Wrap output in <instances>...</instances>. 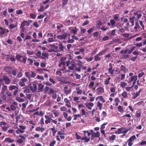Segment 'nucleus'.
<instances>
[{"instance_id":"nucleus-1","label":"nucleus","mask_w":146,"mask_h":146,"mask_svg":"<svg viewBox=\"0 0 146 146\" xmlns=\"http://www.w3.org/2000/svg\"><path fill=\"white\" fill-rule=\"evenodd\" d=\"M66 66L68 67V69L70 70H73L75 67L76 63L73 61L68 60L66 62Z\"/></svg>"},{"instance_id":"nucleus-2","label":"nucleus","mask_w":146,"mask_h":146,"mask_svg":"<svg viewBox=\"0 0 146 146\" xmlns=\"http://www.w3.org/2000/svg\"><path fill=\"white\" fill-rule=\"evenodd\" d=\"M28 81V80L25 77L21 79L19 82V84L21 87H24L25 86V83Z\"/></svg>"},{"instance_id":"nucleus-3","label":"nucleus","mask_w":146,"mask_h":146,"mask_svg":"<svg viewBox=\"0 0 146 146\" xmlns=\"http://www.w3.org/2000/svg\"><path fill=\"white\" fill-rule=\"evenodd\" d=\"M104 89L102 87H99L96 90V93L98 95H100L104 93Z\"/></svg>"},{"instance_id":"nucleus-4","label":"nucleus","mask_w":146,"mask_h":146,"mask_svg":"<svg viewBox=\"0 0 146 146\" xmlns=\"http://www.w3.org/2000/svg\"><path fill=\"white\" fill-rule=\"evenodd\" d=\"M11 108L13 111H15L17 108L18 107V103L17 102L14 101L12 102L10 105Z\"/></svg>"},{"instance_id":"nucleus-5","label":"nucleus","mask_w":146,"mask_h":146,"mask_svg":"<svg viewBox=\"0 0 146 146\" xmlns=\"http://www.w3.org/2000/svg\"><path fill=\"white\" fill-rule=\"evenodd\" d=\"M6 100V96L4 94L0 93V104H2Z\"/></svg>"},{"instance_id":"nucleus-6","label":"nucleus","mask_w":146,"mask_h":146,"mask_svg":"<svg viewBox=\"0 0 146 146\" xmlns=\"http://www.w3.org/2000/svg\"><path fill=\"white\" fill-rule=\"evenodd\" d=\"M76 61L77 62H78L77 64L79 66V67L78 68H77L76 67L75 70L78 71L80 72L81 70V68H82L81 67L82 66V63L79 60H76Z\"/></svg>"},{"instance_id":"nucleus-7","label":"nucleus","mask_w":146,"mask_h":146,"mask_svg":"<svg viewBox=\"0 0 146 146\" xmlns=\"http://www.w3.org/2000/svg\"><path fill=\"white\" fill-rule=\"evenodd\" d=\"M3 80L6 84L8 85L11 83V80L6 75L4 76Z\"/></svg>"},{"instance_id":"nucleus-8","label":"nucleus","mask_w":146,"mask_h":146,"mask_svg":"<svg viewBox=\"0 0 146 146\" xmlns=\"http://www.w3.org/2000/svg\"><path fill=\"white\" fill-rule=\"evenodd\" d=\"M67 35L66 34H63L61 35H58L57 36V38L60 40H65L66 38Z\"/></svg>"},{"instance_id":"nucleus-9","label":"nucleus","mask_w":146,"mask_h":146,"mask_svg":"<svg viewBox=\"0 0 146 146\" xmlns=\"http://www.w3.org/2000/svg\"><path fill=\"white\" fill-rule=\"evenodd\" d=\"M142 90V89H140L138 92H137L133 94H132V98L134 99L136 98L137 97L140 95V93L141 92Z\"/></svg>"},{"instance_id":"nucleus-10","label":"nucleus","mask_w":146,"mask_h":146,"mask_svg":"<svg viewBox=\"0 0 146 146\" xmlns=\"http://www.w3.org/2000/svg\"><path fill=\"white\" fill-rule=\"evenodd\" d=\"M72 27H70L68 28V30L70 31V32L71 33H73L74 34H76L78 30L76 27H74L75 29H72Z\"/></svg>"},{"instance_id":"nucleus-11","label":"nucleus","mask_w":146,"mask_h":146,"mask_svg":"<svg viewBox=\"0 0 146 146\" xmlns=\"http://www.w3.org/2000/svg\"><path fill=\"white\" fill-rule=\"evenodd\" d=\"M7 89V86L5 85L4 83H3L2 84V87L1 89V91L0 93L4 94L6 91Z\"/></svg>"},{"instance_id":"nucleus-12","label":"nucleus","mask_w":146,"mask_h":146,"mask_svg":"<svg viewBox=\"0 0 146 146\" xmlns=\"http://www.w3.org/2000/svg\"><path fill=\"white\" fill-rule=\"evenodd\" d=\"M109 66L110 68L108 69V70L109 72L111 74H114V70L113 69V66L112 64L111 63L109 64Z\"/></svg>"},{"instance_id":"nucleus-13","label":"nucleus","mask_w":146,"mask_h":146,"mask_svg":"<svg viewBox=\"0 0 146 146\" xmlns=\"http://www.w3.org/2000/svg\"><path fill=\"white\" fill-rule=\"evenodd\" d=\"M135 18L134 16L131 17L129 19V22L131 24V26H133L134 25V20Z\"/></svg>"},{"instance_id":"nucleus-14","label":"nucleus","mask_w":146,"mask_h":146,"mask_svg":"<svg viewBox=\"0 0 146 146\" xmlns=\"http://www.w3.org/2000/svg\"><path fill=\"white\" fill-rule=\"evenodd\" d=\"M86 106L89 110L92 109V107L94 106V104L92 102L89 103L88 104H85Z\"/></svg>"},{"instance_id":"nucleus-15","label":"nucleus","mask_w":146,"mask_h":146,"mask_svg":"<svg viewBox=\"0 0 146 146\" xmlns=\"http://www.w3.org/2000/svg\"><path fill=\"white\" fill-rule=\"evenodd\" d=\"M9 88V90L10 91H11L14 90H15L16 89H18V86L13 85L10 86Z\"/></svg>"},{"instance_id":"nucleus-16","label":"nucleus","mask_w":146,"mask_h":146,"mask_svg":"<svg viewBox=\"0 0 146 146\" xmlns=\"http://www.w3.org/2000/svg\"><path fill=\"white\" fill-rule=\"evenodd\" d=\"M5 32V29H3V28L1 27H0V37H3V35L4 34Z\"/></svg>"},{"instance_id":"nucleus-17","label":"nucleus","mask_w":146,"mask_h":146,"mask_svg":"<svg viewBox=\"0 0 146 146\" xmlns=\"http://www.w3.org/2000/svg\"><path fill=\"white\" fill-rule=\"evenodd\" d=\"M21 25L24 27L25 26H28L30 25V23L27 21H24L21 23Z\"/></svg>"},{"instance_id":"nucleus-18","label":"nucleus","mask_w":146,"mask_h":146,"mask_svg":"<svg viewBox=\"0 0 146 146\" xmlns=\"http://www.w3.org/2000/svg\"><path fill=\"white\" fill-rule=\"evenodd\" d=\"M5 142H8L9 143H12L15 141V140L9 137L6 138L4 140Z\"/></svg>"},{"instance_id":"nucleus-19","label":"nucleus","mask_w":146,"mask_h":146,"mask_svg":"<svg viewBox=\"0 0 146 146\" xmlns=\"http://www.w3.org/2000/svg\"><path fill=\"white\" fill-rule=\"evenodd\" d=\"M137 79V76H134L132 77L131 78H129V81H127L128 83H130L133 80L136 81Z\"/></svg>"},{"instance_id":"nucleus-20","label":"nucleus","mask_w":146,"mask_h":146,"mask_svg":"<svg viewBox=\"0 0 146 146\" xmlns=\"http://www.w3.org/2000/svg\"><path fill=\"white\" fill-rule=\"evenodd\" d=\"M37 82L34 81L33 82L32 90H36L37 89V87L36 86V83Z\"/></svg>"},{"instance_id":"nucleus-21","label":"nucleus","mask_w":146,"mask_h":146,"mask_svg":"<svg viewBox=\"0 0 146 146\" xmlns=\"http://www.w3.org/2000/svg\"><path fill=\"white\" fill-rule=\"evenodd\" d=\"M11 68L8 66H6L4 68V70L8 73H10L11 72Z\"/></svg>"},{"instance_id":"nucleus-22","label":"nucleus","mask_w":146,"mask_h":146,"mask_svg":"<svg viewBox=\"0 0 146 146\" xmlns=\"http://www.w3.org/2000/svg\"><path fill=\"white\" fill-rule=\"evenodd\" d=\"M38 89L40 92H42L43 90L44 86L41 83L38 84Z\"/></svg>"},{"instance_id":"nucleus-23","label":"nucleus","mask_w":146,"mask_h":146,"mask_svg":"<svg viewBox=\"0 0 146 146\" xmlns=\"http://www.w3.org/2000/svg\"><path fill=\"white\" fill-rule=\"evenodd\" d=\"M114 103L113 104V105H115L116 106H117L118 105L119 103L120 102V100L118 98H116L114 99Z\"/></svg>"},{"instance_id":"nucleus-24","label":"nucleus","mask_w":146,"mask_h":146,"mask_svg":"<svg viewBox=\"0 0 146 146\" xmlns=\"http://www.w3.org/2000/svg\"><path fill=\"white\" fill-rule=\"evenodd\" d=\"M58 46L59 48V49L60 50V51H64V48H65V46H63L62 44H59Z\"/></svg>"},{"instance_id":"nucleus-25","label":"nucleus","mask_w":146,"mask_h":146,"mask_svg":"<svg viewBox=\"0 0 146 146\" xmlns=\"http://www.w3.org/2000/svg\"><path fill=\"white\" fill-rule=\"evenodd\" d=\"M17 24L16 25H14L13 24H10L9 27L10 31H11V30L17 27Z\"/></svg>"},{"instance_id":"nucleus-26","label":"nucleus","mask_w":146,"mask_h":146,"mask_svg":"<svg viewBox=\"0 0 146 146\" xmlns=\"http://www.w3.org/2000/svg\"><path fill=\"white\" fill-rule=\"evenodd\" d=\"M50 46L51 47V48L54 50H55V52H56L58 49V46L55 45H54L50 44Z\"/></svg>"},{"instance_id":"nucleus-27","label":"nucleus","mask_w":146,"mask_h":146,"mask_svg":"<svg viewBox=\"0 0 146 146\" xmlns=\"http://www.w3.org/2000/svg\"><path fill=\"white\" fill-rule=\"evenodd\" d=\"M122 96L124 98L126 99L128 97V94L126 91L123 92L122 93Z\"/></svg>"},{"instance_id":"nucleus-28","label":"nucleus","mask_w":146,"mask_h":146,"mask_svg":"<svg viewBox=\"0 0 146 146\" xmlns=\"http://www.w3.org/2000/svg\"><path fill=\"white\" fill-rule=\"evenodd\" d=\"M126 67L123 65H121L120 67V70L123 72L124 73H126Z\"/></svg>"},{"instance_id":"nucleus-29","label":"nucleus","mask_w":146,"mask_h":146,"mask_svg":"<svg viewBox=\"0 0 146 146\" xmlns=\"http://www.w3.org/2000/svg\"><path fill=\"white\" fill-rule=\"evenodd\" d=\"M117 109L118 111L121 113L123 112V107L121 106H119L118 107Z\"/></svg>"},{"instance_id":"nucleus-30","label":"nucleus","mask_w":146,"mask_h":146,"mask_svg":"<svg viewBox=\"0 0 146 146\" xmlns=\"http://www.w3.org/2000/svg\"><path fill=\"white\" fill-rule=\"evenodd\" d=\"M97 107H99L100 110H101L102 109V104H101L99 101H98L97 104Z\"/></svg>"},{"instance_id":"nucleus-31","label":"nucleus","mask_w":146,"mask_h":146,"mask_svg":"<svg viewBox=\"0 0 146 146\" xmlns=\"http://www.w3.org/2000/svg\"><path fill=\"white\" fill-rule=\"evenodd\" d=\"M23 57V56L20 55L19 54H17L16 56V59L19 61L20 62L21 60V58Z\"/></svg>"},{"instance_id":"nucleus-32","label":"nucleus","mask_w":146,"mask_h":146,"mask_svg":"<svg viewBox=\"0 0 146 146\" xmlns=\"http://www.w3.org/2000/svg\"><path fill=\"white\" fill-rule=\"evenodd\" d=\"M16 99L19 102H23L25 101V99L21 98L19 97H18L16 98Z\"/></svg>"},{"instance_id":"nucleus-33","label":"nucleus","mask_w":146,"mask_h":146,"mask_svg":"<svg viewBox=\"0 0 146 146\" xmlns=\"http://www.w3.org/2000/svg\"><path fill=\"white\" fill-rule=\"evenodd\" d=\"M44 114V113H43L42 111H40V112L37 111L35 112L34 113V115H37L41 116V115H43Z\"/></svg>"},{"instance_id":"nucleus-34","label":"nucleus","mask_w":146,"mask_h":146,"mask_svg":"<svg viewBox=\"0 0 146 146\" xmlns=\"http://www.w3.org/2000/svg\"><path fill=\"white\" fill-rule=\"evenodd\" d=\"M136 139L137 138H136L135 135H133V136L131 137L128 140L129 141L132 142L134 140H136Z\"/></svg>"},{"instance_id":"nucleus-35","label":"nucleus","mask_w":146,"mask_h":146,"mask_svg":"<svg viewBox=\"0 0 146 146\" xmlns=\"http://www.w3.org/2000/svg\"><path fill=\"white\" fill-rule=\"evenodd\" d=\"M116 136L115 135H112L109 137V139L111 141H113L116 138Z\"/></svg>"},{"instance_id":"nucleus-36","label":"nucleus","mask_w":146,"mask_h":146,"mask_svg":"<svg viewBox=\"0 0 146 146\" xmlns=\"http://www.w3.org/2000/svg\"><path fill=\"white\" fill-rule=\"evenodd\" d=\"M44 117L46 119V120L45 121V123L46 124H48L50 123V122L49 121V120L48 118L47 115H45L44 116Z\"/></svg>"},{"instance_id":"nucleus-37","label":"nucleus","mask_w":146,"mask_h":146,"mask_svg":"<svg viewBox=\"0 0 146 146\" xmlns=\"http://www.w3.org/2000/svg\"><path fill=\"white\" fill-rule=\"evenodd\" d=\"M141 112L140 111H137L135 113V117H140Z\"/></svg>"},{"instance_id":"nucleus-38","label":"nucleus","mask_w":146,"mask_h":146,"mask_svg":"<svg viewBox=\"0 0 146 146\" xmlns=\"http://www.w3.org/2000/svg\"><path fill=\"white\" fill-rule=\"evenodd\" d=\"M120 86L123 88H124L127 85L126 83L125 82H121Z\"/></svg>"},{"instance_id":"nucleus-39","label":"nucleus","mask_w":146,"mask_h":146,"mask_svg":"<svg viewBox=\"0 0 146 146\" xmlns=\"http://www.w3.org/2000/svg\"><path fill=\"white\" fill-rule=\"evenodd\" d=\"M111 79L110 77L109 78H108L106 79L104 82V84L106 85H108L110 84V80Z\"/></svg>"},{"instance_id":"nucleus-40","label":"nucleus","mask_w":146,"mask_h":146,"mask_svg":"<svg viewBox=\"0 0 146 146\" xmlns=\"http://www.w3.org/2000/svg\"><path fill=\"white\" fill-rule=\"evenodd\" d=\"M22 58V60H21L20 62L21 63H23L24 64H25L26 62V60L27 58L26 57H23Z\"/></svg>"},{"instance_id":"nucleus-41","label":"nucleus","mask_w":146,"mask_h":146,"mask_svg":"<svg viewBox=\"0 0 146 146\" xmlns=\"http://www.w3.org/2000/svg\"><path fill=\"white\" fill-rule=\"evenodd\" d=\"M110 90L111 92L114 93L116 94L117 92H116V88L115 87H111Z\"/></svg>"},{"instance_id":"nucleus-42","label":"nucleus","mask_w":146,"mask_h":146,"mask_svg":"<svg viewBox=\"0 0 146 146\" xmlns=\"http://www.w3.org/2000/svg\"><path fill=\"white\" fill-rule=\"evenodd\" d=\"M99 56H100L98 55V54H97L94 57L95 60L96 61L100 60L101 59V58L99 57Z\"/></svg>"},{"instance_id":"nucleus-43","label":"nucleus","mask_w":146,"mask_h":146,"mask_svg":"<svg viewBox=\"0 0 146 146\" xmlns=\"http://www.w3.org/2000/svg\"><path fill=\"white\" fill-rule=\"evenodd\" d=\"M45 105L46 106H51V102L50 100H47L45 103Z\"/></svg>"},{"instance_id":"nucleus-44","label":"nucleus","mask_w":146,"mask_h":146,"mask_svg":"<svg viewBox=\"0 0 146 146\" xmlns=\"http://www.w3.org/2000/svg\"><path fill=\"white\" fill-rule=\"evenodd\" d=\"M139 23L140 25L141 26L143 30H144V25L143 23V20L139 21Z\"/></svg>"},{"instance_id":"nucleus-45","label":"nucleus","mask_w":146,"mask_h":146,"mask_svg":"<svg viewBox=\"0 0 146 146\" xmlns=\"http://www.w3.org/2000/svg\"><path fill=\"white\" fill-rule=\"evenodd\" d=\"M68 0H62V7H63L65 5H66Z\"/></svg>"},{"instance_id":"nucleus-46","label":"nucleus","mask_w":146,"mask_h":146,"mask_svg":"<svg viewBox=\"0 0 146 146\" xmlns=\"http://www.w3.org/2000/svg\"><path fill=\"white\" fill-rule=\"evenodd\" d=\"M57 25H58L57 26L56 28H57V29L58 30H60L61 28L63 27V25H62L61 24L57 23Z\"/></svg>"},{"instance_id":"nucleus-47","label":"nucleus","mask_w":146,"mask_h":146,"mask_svg":"<svg viewBox=\"0 0 146 146\" xmlns=\"http://www.w3.org/2000/svg\"><path fill=\"white\" fill-rule=\"evenodd\" d=\"M8 127L4 126H2L1 127V130L4 132H6L7 131L8 129Z\"/></svg>"},{"instance_id":"nucleus-48","label":"nucleus","mask_w":146,"mask_h":146,"mask_svg":"<svg viewBox=\"0 0 146 146\" xmlns=\"http://www.w3.org/2000/svg\"><path fill=\"white\" fill-rule=\"evenodd\" d=\"M107 51V50L106 49L103 50L99 52L98 54V55H99L100 56L102 55L103 54L105 53Z\"/></svg>"},{"instance_id":"nucleus-49","label":"nucleus","mask_w":146,"mask_h":146,"mask_svg":"<svg viewBox=\"0 0 146 146\" xmlns=\"http://www.w3.org/2000/svg\"><path fill=\"white\" fill-rule=\"evenodd\" d=\"M48 54L46 53L43 52L42 54V55L43 57L42 58V59H45V58L48 56Z\"/></svg>"},{"instance_id":"nucleus-50","label":"nucleus","mask_w":146,"mask_h":146,"mask_svg":"<svg viewBox=\"0 0 146 146\" xmlns=\"http://www.w3.org/2000/svg\"><path fill=\"white\" fill-rule=\"evenodd\" d=\"M140 28L139 23L137 22H136L135 23V26L134 27V29L137 30Z\"/></svg>"},{"instance_id":"nucleus-51","label":"nucleus","mask_w":146,"mask_h":146,"mask_svg":"<svg viewBox=\"0 0 146 146\" xmlns=\"http://www.w3.org/2000/svg\"><path fill=\"white\" fill-rule=\"evenodd\" d=\"M10 59L11 61L12 62H15L16 61L15 56L13 55H11V56L10 57Z\"/></svg>"},{"instance_id":"nucleus-52","label":"nucleus","mask_w":146,"mask_h":146,"mask_svg":"<svg viewBox=\"0 0 146 146\" xmlns=\"http://www.w3.org/2000/svg\"><path fill=\"white\" fill-rule=\"evenodd\" d=\"M16 132L17 134H19L20 133H24V131L21 129H18L16 131Z\"/></svg>"},{"instance_id":"nucleus-53","label":"nucleus","mask_w":146,"mask_h":146,"mask_svg":"<svg viewBox=\"0 0 146 146\" xmlns=\"http://www.w3.org/2000/svg\"><path fill=\"white\" fill-rule=\"evenodd\" d=\"M64 91V93L66 95L68 94H70L71 92V90L70 89L68 90H65Z\"/></svg>"},{"instance_id":"nucleus-54","label":"nucleus","mask_w":146,"mask_h":146,"mask_svg":"<svg viewBox=\"0 0 146 146\" xmlns=\"http://www.w3.org/2000/svg\"><path fill=\"white\" fill-rule=\"evenodd\" d=\"M122 129L121 128L118 129V131H116L115 133L116 134H119L122 133Z\"/></svg>"},{"instance_id":"nucleus-55","label":"nucleus","mask_w":146,"mask_h":146,"mask_svg":"<svg viewBox=\"0 0 146 146\" xmlns=\"http://www.w3.org/2000/svg\"><path fill=\"white\" fill-rule=\"evenodd\" d=\"M40 135L39 134L36 133L34 135V137H31V139H34L35 138H38L40 137Z\"/></svg>"},{"instance_id":"nucleus-56","label":"nucleus","mask_w":146,"mask_h":146,"mask_svg":"<svg viewBox=\"0 0 146 146\" xmlns=\"http://www.w3.org/2000/svg\"><path fill=\"white\" fill-rule=\"evenodd\" d=\"M95 135L96 137H100V133L99 131H97L96 133H93Z\"/></svg>"},{"instance_id":"nucleus-57","label":"nucleus","mask_w":146,"mask_h":146,"mask_svg":"<svg viewBox=\"0 0 146 146\" xmlns=\"http://www.w3.org/2000/svg\"><path fill=\"white\" fill-rule=\"evenodd\" d=\"M135 47L134 46H133L130 49L128 50V53L129 54H130L135 49Z\"/></svg>"},{"instance_id":"nucleus-58","label":"nucleus","mask_w":146,"mask_h":146,"mask_svg":"<svg viewBox=\"0 0 146 146\" xmlns=\"http://www.w3.org/2000/svg\"><path fill=\"white\" fill-rule=\"evenodd\" d=\"M50 129L52 131L53 135L54 136L55 134L56 133L57 131L55 130V128L54 127L50 128Z\"/></svg>"},{"instance_id":"nucleus-59","label":"nucleus","mask_w":146,"mask_h":146,"mask_svg":"<svg viewBox=\"0 0 146 146\" xmlns=\"http://www.w3.org/2000/svg\"><path fill=\"white\" fill-rule=\"evenodd\" d=\"M38 71L40 72L43 73L44 71H48V70L45 69H38Z\"/></svg>"},{"instance_id":"nucleus-60","label":"nucleus","mask_w":146,"mask_h":146,"mask_svg":"<svg viewBox=\"0 0 146 146\" xmlns=\"http://www.w3.org/2000/svg\"><path fill=\"white\" fill-rule=\"evenodd\" d=\"M56 143V141L54 140H52V142H51L49 144L50 146H54V145Z\"/></svg>"},{"instance_id":"nucleus-61","label":"nucleus","mask_w":146,"mask_h":146,"mask_svg":"<svg viewBox=\"0 0 146 146\" xmlns=\"http://www.w3.org/2000/svg\"><path fill=\"white\" fill-rule=\"evenodd\" d=\"M25 74L28 78L30 80L31 78V74L30 73L28 72H25Z\"/></svg>"},{"instance_id":"nucleus-62","label":"nucleus","mask_w":146,"mask_h":146,"mask_svg":"<svg viewBox=\"0 0 146 146\" xmlns=\"http://www.w3.org/2000/svg\"><path fill=\"white\" fill-rule=\"evenodd\" d=\"M23 76V73L22 72H20L18 73L17 76V78H21Z\"/></svg>"},{"instance_id":"nucleus-63","label":"nucleus","mask_w":146,"mask_h":146,"mask_svg":"<svg viewBox=\"0 0 146 146\" xmlns=\"http://www.w3.org/2000/svg\"><path fill=\"white\" fill-rule=\"evenodd\" d=\"M94 82L93 81H90L89 85L90 88H92L94 85Z\"/></svg>"},{"instance_id":"nucleus-64","label":"nucleus","mask_w":146,"mask_h":146,"mask_svg":"<svg viewBox=\"0 0 146 146\" xmlns=\"http://www.w3.org/2000/svg\"><path fill=\"white\" fill-rule=\"evenodd\" d=\"M119 31L121 33H123L124 32L125 30L122 27L120 26L119 28Z\"/></svg>"}]
</instances>
